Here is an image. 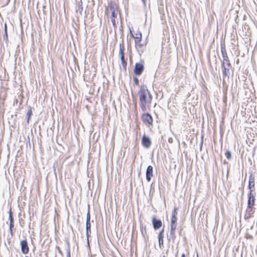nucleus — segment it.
<instances>
[{"label":"nucleus","instance_id":"b1692460","mask_svg":"<svg viewBox=\"0 0 257 257\" xmlns=\"http://www.w3.org/2000/svg\"><path fill=\"white\" fill-rule=\"evenodd\" d=\"M159 245L160 246L161 245H163V243H164L163 238H159Z\"/></svg>","mask_w":257,"mask_h":257},{"label":"nucleus","instance_id":"20e7f679","mask_svg":"<svg viewBox=\"0 0 257 257\" xmlns=\"http://www.w3.org/2000/svg\"><path fill=\"white\" fill-rule=\"evenodd\" d=\"M124 45L122 41L119 44L118 57L120 59L121 64L124 70H126L127 66V59L124 57Z\"/></svg>","mask_w":257,"mask_h":257},{"label":"nucleus","instance_id":"393cba45","mask_svg":"<svg viewBox=\"0 0 257 257\" xmlns=\"http://www.w3.org/2000/svg\"><path fill=\"white\" fill-rule=\"evenodd\" d=\"M31 114H32V110L30 109V110L28 111V113H27V115H28V119H29V118H30V116H31ZM28 121L29 122V120H28Z\"/></svg>","mask_w":257,"mask_h":257},{"label":"nucleus","instance_id":"a211bd4d","mask_svg":"<svg viewBox=\"0 0 257 257\" xmlns=\"http://www.w3.org/2000/svg\"><path fill=\"white\" fill-rule=\"evenodd\" d=\"M83 4L82 1H80L78 2V3L77 4L76 11V12L79 13L80 15H81L83 11Z\"/></svg>","mask_w":257,"mask_h":257},{"label":"nucleus","instance_id":"c9c22d12","mask_svg":"<svg viewBox=\"0 0 257 257\" xmlns=\"http://www.w3.org/2000/svg\"><path fill=\"white\" fill-rule=\"evenodd\" d=\"M25 257H29V256L28 255H26Z\"/></svg>","mask_w":257,"mask_h":257},{"label":"nucleus","instance_id":"c756f323","mask_svg":"<svg viewBox=\"0 0 257 257\" xmlns=\"http://www.w3.org/2000/svg\"><path fill=\"white\" fill-rule=\"evenodd\" d=\"M67 257H71L70 253L69 252L67 254Z\"/></svg>","mask_w":257,"mask_h":257},{"label":"nucleus","instance_id":"f257e3e1","mask_svg":"<svg viewBox=\"0 0 257 257\" xmlns=\"http://www.w3.org/2000/svg\"><path fill=\"white\" fill-rule=\"evenodd\" d=\"M139 105L143 112L151 110L153 96L146 85H142L138 91Z\"/></svg>","mask_w":257,"mask_h":257},{"label":"nucleus","instance_id":"473e14b6","mask_svg":"<svg viewBox=\"0 0 257 257\" xmlns=\"http://www.w3.org/2000/svg\"><path fill=\"white\" fill-rule=\"evenodd\" d=\"M245 18H246V16H245V15H244V16H243V20H245Z\"/></svg>","mask_w":257,"mask_h":257},{"label":"nucleus","instance_id":"a878e982","mask_svg":"<svg viewBox=\"0 0 257 257\" xmlns=\"http://www.w3.org/2000/svg\"><path fill=\"white\" fill-rule=\"evenodd\" d=\"M245 237L246 238H252V236L248 233L246 234V235H245Z\"/></svg>","mask_w":257,"mask_h":257},{"label":"nucleus","instance_id":"c85d7f7f","mask_svg":"<svg viewBox=\"0 0 257 257\" xmlns=\"http://www.w3.org/2000/svg\"><path fill=\"white\" fill-rule=\"evenodd\" d=\"M168 141H169V143H172V142H173V140H172V138H170V139H169Z\"/></svg>","mask_w":257,"mask_h":257},{"label":"nucleus","instance_id":"2eb2a0df","mask_svg":"<svg viewBox=\"0 0 257 257\" xmlns=\"http://www.w3.org/2000/svg\"><path fill=\"white\" fill-rule=\"evenodd\" d=\"M91 223H90V214L88 210L86 215V233L88 235V232H90Z\"/></svg>","mask_w":257,"mask_h":257},{"label":"nucleus","instance_id":"412c9836","mask_svg":"<svg viewBox=\"0 0 257 257\" xmlns=\"http://www.w3.org/2000/svg\"><path fill=\"white\" fill-rule=\"evenodd\" d=\"M225 157L228 159H230L231 158V153L229 151H227L225 153Z\"/></svg>","mask_w":257,"mask_h":257},{"label":"nucleus","instance_id":"f3484780","mask_svg":"<svg viewBox=\"0 0 257 257\" xmlns=\"http://www.w3.org/2000/svg\"><path fill=\"white\" fill-rule=\"evenodd\" d=\"M152 223L153 227L155 229H158L162 225V222L161 220L157 219L155 217H153L152 219Z\"/></svg>","mask_w":257,"mask_h":257},{"label":"nucleus","instance_id":"6ab92c4d","mask_svg":"<svg viewBox=\"0 0 257 257\" xmlns=\"http://www.w3.org/2000/svg\"><path fill=\"white\" fill-rule=\"evenodd\" d=\"M242 25H244V28L242 27V32L245 31V36H248L249 34H250V29L248 25H246V23L244 24L242 23Z\"/></svg>","mask_w":257,"mask_h":257},{"label":"nucleus","instance_id":"bb28decb","mask_svg":"<svg viewBox=\"0 0 257 257\" xmlns=\"http://www.w3.org/2000/svg\"><path fill=\"white\" fill-rule=\"evenodd\" d=\"M5 34L7 37H8V34H7V25H5Z\"/></svg>","mask_w":257,"mask_h":257},{"label":"nucleus","instance_id":"aec40b11","mask_svg":"<svg viewBox=\"0 0 257 257\" xmlns=\"http://www.w3.org/2000/svg\"><path fill=\"white\" fill-rule=\"evenodd\" d=\"M177 210H178V208L175 207L172 212V216L177 217V215L178 214Z\"/></svg>","mask_w":257,"mask_h":257},{"label":"nucleus","instance_id":"5701e85b","mask_svg":"<svg viewBox=\"0 0 257 257\" xmlns=\"http://www.w3.org/2000/svg\"><path fill=\"white\" fill-rule=\"evenodd\" d=\"M133 80H134L135 84L137 86H138L139 85V79L137 77H134Z\"/></svg>","mask_w":257,"mask_h":257},{"label":"nucleus","instance_id":"f03ea898","mask_svg":"<svg viewBox=\"0 0 257 257\" xmlns=\"http://www.w3.org/2000/svg\"><path fill=\"white\" fill-rule=\"evenodd\" d=\"M248 188L249 189V193L248 194L247 211L250 212L252 211L255 200L254 195L252 193L254 190V179L251 175L249 177Z\"/></svg>","mask_w":257,"mask_h":257},{"label":"nucleus","instance_id":"f704fd0d","mask_svg":"<svg viewBox=\"0 0 257 257\" xmlns=\"http://www.w3.org/2000/svg\"><path fill=\"white\" fill-rule=\"evenodd\" d=\"M242 103H245V102H242Z\"/></svg>","mask_w":257,"mask_h":257},{"label":"nucleus","instance_id":"7ed1b4c3","mask_svg":"<svg viewBox=\"0 0 257 257\" xmlns=\"http://www.w3.org/2000/svg\"><path fill=\"white\" fill-rule=\"evenodd\" d=\"M108 9L111 12V20L114 27H116L115 19L117 17L118 11V7L117 5L114 2H111L108 4V8L106 9L105 14H107Z\"/></svg>","mask_w":257,"mask_h":257},{"label":"nucleus","instance_id":"2f4dec72","mask_svg":"<svg viewBox=\"0 0 257 257\" xmlns=\"http://www.w3.org/2000/svg\"><path fill=\"white\" fill-rule=\"evenodd\" d=\"M247 217H248L247 216V215H245V216H244V218L246 219V218H247Z\"/></svg>","mask_w":257,"mask_h":257},{"label":"nucleus","instance_id":"423d86ee","mask_svg":"<svg viewBox=\"0 0 257 257\" xmlns=\"http://www.w3.org/2000/svg\"><path fill=\"white\" fill-rule=\"evenodd\" d=\"M146 45L147 43L143 42L142 38L135 40V47L139 52H143Z\"/></svg>","mask_w":257,"mask_h":257},{"label":"nucleus","instance_id":"4be33fe9","mask_svg":"<svg viewBox=\"0 0 257 257\" xmlns=\"http://www.w3.org/2000/svg\"><path fill=\"white\" fill-rule=\"evenodd\" d=\"M163 232H164V229H163L159 233V235H158V238H164V235H163Z\"/></svg>","mask_w":257,"mask_h":257},{"label":"nucleus","instance_id":"ddd939ff","mask_svg":"<svg viewBox=\"0 0 257 257\" xmlns=\"http://www.w3.org/2000/svg\"><path fill=\"white\" fill-rule=\"evenodd\" d=\"M9 220H10V232L12 236H13L14 233H13V228L14 226V218L13 217V214L11 210L9 211Z\"/></svg>","mask_w":257,"mask_h":257},{"label":"nucleus","instance_id":"dca6fc26","mask_svg":"<svg viewBox=\"0 0 257 257\" xmlns=\"http://www.w3.org/2000/svg\"><path fill=\"white\" fill-rule=\"evenodd\" d=\"M130 34L131 37L134 39V40L142 38V34L139 30H137L136 32H132L130 30Z\"/></svg>","mask_w":257,"mask_h":257},{"label":"nucleus","instance_id":"6e6552de","mask_svg":"<svg viewBox=\"0 0 257 257\" xmlns=\"http://www.w3.org/2000/svg\"><path fill=\"white\" fill-rule=\"evenodd\" d=\"M177 217L171 216L170 225V234L174 237L177 228Z\"/></svg>","mask_w":257,"mask_h":257},{"label":"nucleus","instance_id":"9d476101","mask_svg":"<svg viewBox=\"0 0 257 257\" xmlns=\"http://www.w3.org/2000/svg\"><path fill=\"white\" fill-rule=\"evenodd\" d=\"M144 70V64L142 63H137L135 65L134 73L136 75H140Z\"/></svg>","mask_w":257,"mask_h":257},{"label":"nucleus","instance_id":"f8f14e48","mask_svg":"<svg viewBox=\"0 0 257 257\" xmlns=\"http://www.w3.org/2000/svg\"><path fill=\"white\" fill-rule=\"evenodd\" d=\"M221 53L223 57L221 64H230L225 48H221Z\"/></svg>","mask_w":257,"mask_h":257},{"label":"nucleus","instance_id":"cd10ccee","mask_svg":"<svg viewBox=\"0 0 257 257\" xmlns=\"http://www.w3.org/2000/svg\"><path fill=\"white\" fill-rule=\"evenodd\" d=\"M142 1L143 2L144 5H146V2H147L146 0H142Z\"/></svg>","mask_w":257,"mask_h":257},{"label":"nucleus","instance_id":"0eeeda50","mask_svg":"<svg viewBox=\"0 0 257 257\" xmlns=\"http://www.w3.org/2000/svg\"><path fill=\"white\" fill-rule=\"evenodd\" d=\"M20 246L21 252L24 254H27L30 251L28 242L26 239L20 241Z\"/></svg>","mask_w":257,"mask_h":257},{"label":"nucleus","instance_id":"4468645a","mask_svg":"<svg viewBox=\"0 0 257 257\" xmlns=\"http://www.w3.org/2000/svg\"><path fill=\"white\" fill-rule=\"evenodd\" d=\"M153 168L152 166H149L147 167L146 171V179L150 182L153 176Z\"/></svg>","mask_w":257,"mask_h":257},{"label":"nucleus","instance_id":"39448f33","mask_svg":"<svg viewBox=\"0 0 257 257\" xmlns=\"http://www.w3.org/2000/svg\"><path fill=\"white\" fill-rule=\"evenodd\" d=\"M141 119L146 125L152 126L153 125L154 119L152 116L148 111L144 112L141 115Z\"/></svg>","mask_w":257,"mask_h":257},{"label":"nucleus","instance_id":"72a5a7b5","mask_svg":"<svg viewBox=\"0 0 257 257\" xmlns=\"http://www.w3.org/2000/svg\"><path fill=\"white\" fill-rule=\"evenodd\" d=\"M245 78V77H241L242 80H243V78Z\"/></svg>","mask_w":257,"mask_h":257},{"label":"nucleus","instance_id":"1a4fd4ad","mask_svg":"<svg viewBox=\"0 0 257 257\" xmlns=\"http://www.w3.org/2000/svg\"><path fill=\"white\" fill-rule=\"evenodd\" d=\"M231 68L230 64H221V69L223 75V78L225 77L229 78V75L230 74V69Z\"/></svg>","mask_w":257,"mask_h":257},{"label":"nucleus","instance_id":"9b49d317","mask_svg":"<svg viewBox=\"0 0 257 257\" xmlns=\"http://www.w3.org/2000/svg\"><path fill=\"white\" fill-rule=\"evenodd\" d=\"M151 144L152 142L150 139L146 135H144L142 139V145L146 148H149L151 146Z\"/></svg>","mask_w":257,"mask_h":257},{"label":"nucleus","instance_id":"e433bc0d","mask_svg":"<svg viewBox=\"0 0 257 257\" xmlns=\"http://www.w3.org/2000/svg\"><path fill=\"white\" fill-rule=\"evenodd\" d=\"M197 257H198V256H197Z\"/></svg>","mask_w":257,"mask_h":257},{"label":"nucleus","instance_id":"7c9ffc66","mask_svg":"<svg viewBox=\"0 0 257 257\" xmlns=\"http://www.w3.org/2000/svg\"><path fill=\"white\" fill-rule=\"evenodd\" d=\"M181 257H185V255L184 253L182 254Z\"/></svg>","mask_w":257,"mask_h":257}]
</instances>
